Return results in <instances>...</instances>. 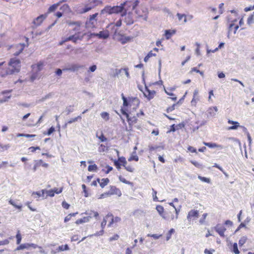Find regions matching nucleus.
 I'll return each mask as SVG.
<instances>
[{"mask_svg": "<svg viewBox=\"0 0 254 254\" xmlns=\"http://www.w3.org/2000/svg\"><path fill=\"white\" fill-rule=\"evenodd\" d=\"M122 98L123 100V107L122 108L129 111L130 113L131 111H135L138 107L140 104V101L137 97H128L126 98L123 93L122 94Z\"/></svg>", "mask_w": 254, "mask_h": 254, "instance_id": "f257e3e1", "label": "nucleus"}, {"mask_svg": "<svg viewBox=\"0 0 254 254\" xmlns=\"http://www.w3.org/2000/svg\"><path fill=\"white\" fill-rule=\"evenodd\" d=\"M121 221V218L120 217L116 216L114 217L112 213H108L103 218L101 223V226L102 229L99 231L95 233V236H101L104 233V228L107 223L109 227H111L114 224H116L120 222Z\"/></svg>", "mask_w": 254, "mask_h": 254, "instance_id": "f03ea898", "label": "nucleus"}, {"mask_svg": "<svg viewBox=\"0 0 254 254\" xmlns=\"http://www.w3.org/2000/svg\"><path fill=\"white\" fill-rule=\"evenodd\" d=\"M21 69V61L17 58H11L8 63V67L6 69L5 73L2 76L12 74L18 73Z\"/></svg>", "mask_w": 254, "mask_h": 254, "instance_id": "7ed1b4c3", "label": "nucleus"}, {"mask_svg": "<svg viewBox=\"0 0 254 254\" xmlns=\"http://www.w3.org/2000/svg\"><path fill=\"white\" fill-rule=\"evenodd\" d=\"M26 44H14L8 46L7 50L9 51V53L14 56H18L24 50L26 47L29 46V38L27 37H24Z\"/></svg>", "mask_w": 254, "mask_h": 254, "instance_id": "20e7f679", "label": "nucleus"}, {"mask_svg": "<svg viewBox=\"0 0 254 254\" xmlns=\"http://www.w3.org/2000/svg\"><path fill=\"white\" fill-rule=\"evenodd\" d=\"M153 86H158L160 88H163L165 93L169 96H171L170 99L174 101H176L177 99V97L175 94L173 93V92L175 91L177 87L176 86H173L172 87H168L167 88L163 85V81L162 80H160L159 81L155 82L153 83Z\"/></svg>", "mask_w": 254, "mask_h": 254, "instance_id": "39448f33", "label": "nucleus"}, {"mask_svg": "<svg viewBox=\"0 0 254 254\" xmlns=\"http://www.w3.org/2000/svg\"><path fill=\"white\" fill-rule=\"evenodd\" d=\"M84 34H81L80 32H78L73 35H70L66 38H63L62 40L59 43L58 45L62 46L65 42L71 41L74 43H76L78 41H81Z\"/></svg>", "mask_w": 254, "mask_h": 254, "instance_id": "423d86ee", "label": "nucleus"}, {"mask_svg": "<svg viewBox=\"0 0 254 254\" xmlns=\"http://www.w3.org/2000/svg\"><path fill=\"white\" fill-rule=\"evenodd\" d=\"M124 3L121 4V5H117L114 6H106L101 11V14L107 13L111 14L113 13H119L122 12L124 9Z\"/></svg>", "mask_w": 254, "mask_h": 254, "instance_id": "0eeeda50", "label": "nucleus"}, {"mask_svg": "<svg viewBox=\"0 0 254 254\" xmlns=\"http://www.w3.org/2000/svg\"><path fill=\"white\" fill-rule=\"evenodd\" d=\"M180 209L177 208L169 209L165 211L163 218L168 221L177 219L178 218Z\"/></svg>", "mask_w": 254, "mask_h": 254, "instance_id": "6e6552de", "label": "nucleus"}, {"mask_svg": "<svg viewBox=\"0 0 254 254\" xmlns=\"http://www.w3.org/2000/svg\"><path fill=\"white\" fill-rule=\"evenodd\" d=\"M84 213L88 216L76 220L75 222L76 224L79 225L82 223L88 222L92 217H97L99 216V214L97 211L92 210L86 211Z\"/></svg>", "mask_w": 254, "mask_h": 254, "instance_id": "1a4fd4ad", "label": "nucleus"}, {"mask_svg": "<svg viewBox=\"0 0 254 254\" xmlns=\"http://www.w3.org/2000/svg\"><path fill=\"white\" fill-rule=\"evenodd\" d=\"M121 112L123 115L126 117L129 125V129L131 130L132 126L137 122V117L135 116L130 117L129 114L126 111V110L123 108H121Z\"/></svg>", "mask_w": 254, "mask_h": 254, "instance_id": "9d476101", "label": "nucleus"}, {"mask_svg": "<svg viewBox=\"0 0 254 254\" xmlns=\"http://www.w3.org/2000/svg\"><path fill=\"white\" fill-rule=\"evenodd\" d=\"M96 0H89L88 3L85 4L84 7L77 10L79 14L85 13L95 7Z\"/></svg>", "mask_w": 254, "mask_h": 254, "instance_id": "9b49d317", "label": "nucleus"}, {"mask_svg": "<svg viewBox=\"0 0 254 254\" xmlns=\"http://www.w3.org/2000/svg\"><path fill=\"white\" fill-rule=\"evenodd\" d=\"M157 88L156 86H154L153 84H152V90L149 89L146 87L145 88L144 92H143L144 96L148 100H150L154 98L156 95V92L154 89H156Z\"/></svg>", "mask_w": 254, "mask_h": 254, "instance_id": "f8f14e48", "label": "nucleus"}, {"mask_svg": "<svg viewBox=\"0 0 254 254\" xmlns=\"http://www.w3.org/2000/svg\"><path fill=\"white\" fill-rule=\"evenodd\" d=\"M214 229L221 238L225 237V232L226 228L224 224L218 223L214 227Z\"/></svg>", "mask_w": 254, "mask_h": 254, "instance_id": "ddd939ff", "label": "nucleus"}, {"mask_svg": "<svg viewBox=\"0 0 254 254\" xmlns=\"http://www.w3.org/2000/svg\"><path fill=\"white\" fill-rule=\"evenodd\" d=\"M47 17V14H41L34 19L32 22V24H33V27L36 28L40 26Z\"/></svg>", "mask_w": 254, "mask_h": 254, "instance_id": "4468645a", "label": "nucleus"}, {"mask_svg": "<svg viewBox=\"0 0 254 254\" xmlns=\"http://www.w3.org/2000/svg\"><path fill=\"white\" fill-rule=\"evenodd\" d=\"M198 216L199 211L197 210L192 209L188 212L187 218L189 222H191L197 219Z\"/></svg>", "mask_w": 254, "mask_h": 254, "instance_id": "2eb2a0df", "label": "nucleus"}, {"mask_svg": "<svg viewBox=\"0 0 254 254\" xmlns=\"http://www.w3.org/2000/svg\"><path fill=\"white\" fill-rule=\"evenodd\" d=\"M121 16H125L124 21L127 25H129L133 23L134 20L132 13L129 12L127 14L126 12H123L121 14Z\"/></svg>", "mask_w": 254, "mask_h": 254, "instance_id": "dca6fc26", "label": "nucleus"}, {"mask_svg": "<svg viewBox=\"0 0 254 254\" xmlns=\"http://www.w3.org/2000/svg\"><path fill=\"white\" fill-rule=\"evenodd\" d=\"M114 165L116 166L118 170H120L121 168V166L124 167L125 164H127V162L125 157L122 156L119 157L117 160H115L114 162Z\"/></svg>", "mask_w": 254, "mask_h": 254, "instance_id": "f3484780", "label": "nucleus"}, {"mask_svg": "<svg viewBox=\"0 0 254 254\" xmlns=\"http://www.w3.org/2000/svg\"><path fill=\"white\" fill-rule=\"evenodd\" d=\"M218 111L216 106L210 107L207 111V116L208 118L214 117L216 116Z\"/></svg>", "mask_w": 254, "mask_h": 254, "instance_id": "a211bd4d", "label": "nucleus"}, {"mask_svg": "<svg viewBox=\"0 0 254 254\" xmlns=\"http://www.w3.org/2000/svg\"><path fill=\"white\" fill-rule=\"evenodd\" d=\"M112 195H117L118 196H121L122 192L119 189L117 188L115 186H110V190H109Z\"/></svg>", "mask_w": 254, "mask_h": 254, "instance_id": "6ab92c4d", "label": "nucleus"}, {"mask_svg": "<svg viewBox=\"0 0 254 254\" xmlns=\"http://www.w3.org/2000/svg\"><path fill=\"white\" fill-rule=\"evenodd\" d=\"M199 100V96L198 95V90L196 89L194 91L193 94V98L191 101V104L195 106L197 102Z\"/></svg>", "mask_w": 254, "mask_h": 254, "instance_id": "aec40b11", "label": "nucleus"}, {"mask_svg": "<svg viewBox=\"0 0 254 254\" xmlns=\"http://www.w3.org/2000/svg\"><path fill=\"white\" fill-rule=\"evenodd\" d=\"M99 39H106L109 36V32L108 30L101 31L99 33L94 34Z\"/></svg>", "mask_w": 254, "mask_h": 254, "instance_id": "412c9836", "label": "nucleus"}, {"mask_svg": "<svg viewBox=\"0 0 254 254\" xmlns=\"http://www.w3.org/2000/svg\"><path fill=\"white\" fill-rule=\"evenodd\" d=\"M67 24L68 26L75 25V27L73 28L74 31H78L80 30V27L82 25V22L81 21H67Z\"/></svg>", "mask_w": 254, "mask_h": 254, "instance_id": "4be33fe9", "label": "nucleus"}, {"mask_svg": "<svg viewBox=\"0 0 254 254\" xmlns=\"http://www.w3.org/2000/svg\"><path fill=\"white\" fill-rule=\"evenodd\" d=\"M97 181L99 184L100 187L102 189H103L109 183L110 180L108 178H103L102 179L97 178Z\"/></svg>", "mask_w": 254, "mask_h": 254, "instance_id": "5701e85b", "label": "nucleus"}, {"mask_svg": "<svg viewBox=\"0 0 254 254\" xmlns=\"http://www.w3.org/2000/svg\"><path fill=\"white\" fill-rule=\"evenodd\" d=\"M109 146L108 145L107 143L105 144L101 143L99 144V147L98 148V151L100 153H103L104 152H107L109 150Z\"/></svg>", "mask_w": 254, "mask_h": 254, "instance_id": "b1692460", "label": "nucleus"}, {"mask_svg": "<svg viewBox=\"0 0 254 254\" xmlns=\"http://www.w3.org/2000/svg\"><path fill=\"white\" fill-rule=\"evenodd\" d=\"M228 123L229 124L233 125V126L229 127H228V130L236 129L238 128V127H240V124L238 122L233 121L229 120L228 121Z\"/></svg>", "mask_w": 254, "mask_h": 254, "instance_id": "393cba45", "label": "nucleus"}, {"mask_svg": "<svg viewBox=\"0 0 254 254\" xmlns=\"http://www.w3.org/2000/svg\"><path fill=\"white\" fill-rule=\"evenodd\" d=\"M62 2V1H60L59 2H57L56 3H54L51 5L47 11V14L48 13H50L51 12L55 11L56 9H57L58 6L60 5V3Z\"/></svg>", "mask_w": 254, "mask_h": 254, "instance_id": "a878e982", "label": "nucleus"}, {"mask_svg": "<svg viewBox=\"0 0 254 254\" xmlns=\"http://www.w3.org/2000/svg\"><path fill=\"white\" fill-rule=\"evenodd\" d=\"M239 27V26L238 25L234 23H231L230 24L229 27V33H233L234 34H235Z\"/></svg>", "mask_w": 254, "mask_h": 254, "instance_id": "bb28decb", "label": "nucleus"}, {"mask_svg": "<svg viewBox=\"0 0 254 254\" xmlns=\"http://www.w3.org/2000/svg\"><path fill=\"white\" fill-rule=\"evenodd\" d=\"M175 30H166L165 31V36L167 40H169L171 37L176 33Z\"/></svg>", "mask_w": 254, "mask_h": 254, "instance_id": "cd10ccee", "label": "nucleus"}, {"mask_svg": "<svg viewBox=\"0 0 254 254\" xmlns=\"http://www.w3.org/2000/svg\"><path fill=\"white\" fill-rule=\"evenodd\" d=\"M203 144L209 147V148H216V147H219L220 148H222V146L220 145L217 144L215 143H211V142H203Z\"/></svg>", "mask_w": 254, "mask_h": 254, "instance_id": "c85d7f7f", "label": "nucleus"}, {"mask_svg": "<svg viewBox=\"0 0 254 254\" xmlns=\"http://www.w3.org/2000/svg\"><path fill=\"white\" fill-rule=\"evenodd\" d=\"M156 209L160 215L163 217L165 213L164 207L162 205H158L156 207Z\"/></svg>", "mask_w": 254, "mask_h": 254, "instance_id": "c756f323", "label": "nucleus"}, {"mask_svg": "<svg viewBox=\"0 0 254 254\" xmlns=\"http://www.w3.org/2000/svg\"><path fill=\"white\" fill-rule=\"evenodd\" d=\"M29 243H24L22 244H19V245L16 248V250L20 251L24 249H29Z\"/></svg>", "mask_w": 254, "mask_h": 254, "instance_id": "7c9ffc66", "label": "nucleus"}, {"mask_svg": "<svg viewBox=\"0 0 254 254\" xmlns=\"http://www.w3.org/2000/svg\"><path fill=\"white\" fill-rule=\"evenodd\" d=\"M231 251L234 253L235 254H239L240 251L238 248V244L236 243H235L233 244L232 248L231 249Z\"/></svg>", "mask_w": 254, "mask_h": 254, "instance_id": "2f4dec72", "label": "nucleus"}, {"mask_svg": "<svg viewBox=\"0 0 254 254\" xmlns=\"http://www.w3.org/2000/svg\"><path fill=\"white\" fill-rule=\"evenodd\" d=\"M78 214V212H75V213H72L69 214L68 215H67L64 219V222L66 223L69 220H70L71 217L72 216H75Z\"/></svg>", "mask_w": 254, "mask_h": 254, "instance_id": "473e14b6", "label": "nucleus"}, {"mask_svg": "<svg viewBox=\"0 0 254 254\" xmlns=\"http://www.w3.org/2000/svg\"><path fill=\"white\" fill-rule=\"evenodd\" d=\"M156 56V53H153L152 52V51H150L148 54L145 57L144 59V61L145 62H147L149 59L152 57H155Z\"/></svg>", "mask_w": 254, "mask_h": 254, "instance_id": "72a5a7b5", "label": "nucleus"}, {"mask_svg": "<svg viewBox=\"0 0 254 254\" xmlns=\"http://www.w3.org/2000/svg\"><path fill=\"white\" fill-rule=\"evenodd\" d=\"M69 250L68 246L67 244L62 245L59 246L57 249V251L58 252H62V251H67Z\"/></svg>", "mask_w": 254, "mask_h": 254, "instance_id": "f704fd0d", "label": "nucleus"}, {"mask_svg": "<svg viewBox=\"0 0 254 254\" xmlns=\"http://www.w3.org/2000/svg\"><path fill=\"white\" fill-rule=\"evenodd\" d=\"M131 40L130 37H125L122 36V37L120 39V41L122 44H124L129 42Z\"/></svg>", "mask_w": 254, "mask_h": 254, "instance_id": "c9c22d12", "label": "nucleus"}, {"mask_svg": "<svg viewBox=\"0 0 254 254\" xmlns=\"http://www.w3.org/2000/svg\"><path fill=\"white\" fill-rule=\"evenodd\" d=\"M42 163V160H41V159L36 161L34 164L33 167V171H34V172L36 171L37 170V168H38L41 165Z\"/></svg>", "mask_w": 254, "mask_h": 254, "instance_id": "e433bc0d", "label": "nucleus"}, {"mask_svg": "<svg viewBox=\"0 0 254 254\" xmlns=\"http://www.w3.org/2000/svg\"><path fill=\"white\" fill-rule=\"evenodd\" d=\"M16 244L17 245H19L21 242L22 236L20 234V232L19 230H18L17 232V234L16 235Z\"/></svg>", "mask_w": 254, "mask_h": 254, "instance_id": "4c0bfd02", "label": "nucleus"}, {"mask_svg": "<svg viewBox=\"0 0 254 254\" xmlns=\"http://www.w3.org/2000/svg\"><path fill=\"white\" fill-rule=\"evenodd\" d=\"M81 117L80 116H78L75 118H71L69 121H67V122L65 124V126H66L67 124H70L72 123L75 122L77 121L78 120H81Z\"/></svg>", "mask_w": 254, "mask_h": 254, "instance_id": "58836bf2", "label": "nucleus"}, {"mask_svg": "<svg viewBox=\"0 0 254 254\" xmlns=\"http://www.w3.org/2000/svg\"><path fill=\"white\" fill-rule=\"evenodd\" d=\"M43 66V63L42 62H40L37 64H33L32 65V67L33 69L35 68H37L38 71H40L42 69Z\"/></svg>", "mask_w": 254, "mask_h": 254, "instance_id": "ea45409f", "label": "nucleus"}, {"mask_svg": "<svg viewBox=\"0 0 254 254\" xmlns=\"http://www.w3.org/2000/svg\"><path fill=\"white\" fill-rule=\"evenodd\" d=\"M43 117V116H41L37 122H33L32 123H28L27 125V126L33 127V126H36V125H37L38 124H40L42 120Z\"/></svg>", "mask_w": 254, "mask_h": 254, "instance_id": "a19ab883", "label": "nucleus"}, {"mask_svg": "<svg viewBox=\"0 0 254 254\" xmlns=\"http://www.w3.org/2000/svg\"><path fill=\"white\" fill-rule=\"evenodd\" d=\"M254 23V12L253 14H251L247 19V23L249 25H251Z\"/></svg>", "mask_w": 254, "mask_h": 254, "instance_id": "79ce46f5", "label": "nucleus"}, {"mask_svg": "<svg viewBox=\"0 0 254 254\" xmlns=\"http://www.w3.org/2000/svg\"><path fill=\"white\" fill-rule=\"evenodd\" d=\"M29 248H32L34 249H36V248H39V249L41 250L40 252L41 253H44V251L42 250V247L41 246H38L37 245L33 244V243H29Z\"/></svg>", "mask_w": 254, "mask_h": 254, "instance_id": "37998d69", "label": "nucleus"}, {"mask_svg": "<svg viewBox=\"0 0 254 254\" xmlns=\"http://www.w3.org/2000/svg\"><path fill=\"white\" fill-rule=\"evenodd\" d=\"M97 169H98V167L95 164H94L93 165H90L88 166V170L89 172H92V171L95 172L97 170Z\"/></svg>", "mask_w": 254, "mask_h": 254, "instance_id": "c03bdc74", "label": "nucleus"}, {"mask_svg": "<svg viewBox=\"0 0 254 254\" xmlns=\"http://www.w3.org/2000/svg\"><path fill=\"white\" fill-rule=\"evenodd\" d=\"M45 190H41V192L40 191H36V192H33L32 193V195H37L38 196V197H44L45 196Z\"/></svg>", "mask_w": 254, "mask_h": 254, "instance_id": "a18cd8bd", "label": "nucleus"}, {"mask_svg": "<svg viewBox=\"0 0 254 254\" xmlns=\"http://www.w3.org/2000/svg\"><path fill=\"white\" fill-rule=\"evenodd\" d=\"M101 116L106 121H108L109 120V119H110L109 114L107 112H103L101 113Z\"/></svg>", "mask_w": 254, "mask_h": 254, "instance_id": "49530a36", "label": "nucleus"}, {"mask_svg": "<svg viewBox=\"0 0 254 254\" xmlns=\"http://www.w3.org/2000/svg\"><path fill=\"white\" fill-rule=\"evenodd\" d=\"M247 238L246 236L242 237L239 241V245L240 247L243 246L246 242Z\"/></svg>", "mask_w": 254, "mask_h": 254, "instance_id": "de8ad7c7", "label": "nucleus"}, {"mask_svg": "<svg viewBox=\"0 0 254 254\" xmlns=\"http://www.w3.org/2000/svg\"><path fill=\"white\" fill-rule=\"evenodd\" d=\"M177 16L179 21H181L182 20H184V22H187V17L186 15L184 14H180L177 13Z\"/></svg>", "mask_w": 254, "mask_h": 254, "instance_id": "09e8293b", "label": "nucleus"}, {"mask_svg": "<svg viewBox=\"0 0 254 254\" xmlns=\"http://www.w3.org/2000/svg\"><path fill=\"white\" fill-rule=\"evenodd\" d=\"M125 169L128 172H133L134 171V168L131 165H127V164H125L124 165Z\"/></svg>", "mask_w": 254, "mask_h": 254, "instance_id": "8fccbe9b", "label": "nucleus"}, {"mask_svg": "<svg viewBox=\"0 0 254 254\" xmlns=\"http://www.w3.org/2000/svg\"><path fill=\"white\" fill-rule=\"evenodd\" d=\"M119 179L121 182L125 183L126 184H127V185H132V183L131 182L127 181L125 178H124V177H123L121 176H119Z\"/></svg>", "mask_w": 254, "mask_h": 254, "instance_id": "3c124183", "label": "nucleus"}, {"mask_svg": "<svg viewBox=\"0 0 254 254\" xmlns=\"http://www.w3.org/2000/svg\"><path fill=\"white\" fill-rule=\"evenodd\" d=\"M177 129H179V128H177V126H176L175 124H173L170 126L169 130L167 132L168 133L171 132H175Z\"/></svg>", "mask_w": 254, "mask_h": 254, "instance_id": "603ef678", "label": "nucleus"}, {"mask_svg": "<svg viewBox=\"0 0 254 254\" xmlns=\"http://www.w3.org/2000/svg\"><path fill=\"white\" fill-rule=\"evenodd\" d=\"M198 178L202 182H205V183H210V179L209 178H206V177H202L201 176H198Z\"/></svg>", "mask_w": 254, "mask_h": 254, "instance_id": "864d4df0", "label": "nucleus"}, {"mask_svg": "<svg viewBox=\"0 0 254 254\" xmlns=\"http://www.w3.org/2000/svg\"><path fill=\"white\" fill-rule=\"evenodd\" d=\"M97 137L100 139L101 142H106L107 141V138L105 137L103 133L101 134L100 135H96Z\"/></svg>", "mask_w": 254, "mask_h": 254, "instance_id": "5fc2aeb1", "label": "nucleus"}, {"mask_svg": "<svg viewBox=\"0 0 254 254\" xmlns=\"http://www.w3.org/2000/svg\"><path fill=\"white\" fill-rule=\"evenodd\" d=\"M8 202H9V204H10L11 205L13 206L15 208H17V209H18L19 210L21 209L22 206L21 205H16L12 199H10L8 201Z\"/></svg>", "mask_w": 254, "mask_h": 254, "instance_id": "6e6d98bb", "label": "nucleus"}, {"mask_svg": "<svg viewBox=\"0 0 254 254\" xmlns=\"http://www.w3.org/2000/svg\"><path fill=\"white\" fill-rule=\"evenodd\" d=\"M81 187H82V189L83 190V191L84 193V196L86 197H88L89 196V193L86 189V187L85 185L83 184V185H82Z\"/></svg>", "mask_w": 254, "mask_h": 254, "instance_id": "4d7b16f0", "label": "nucleus"}, {"mask_svg": "<svg viewBox=\"0 0 254 254\" xmlns=\"http://www.w3.org/2000/svg\"><path fill=\"white\" fill-rule=\"evenodd\" d=\"M37 150H40L39 146H31L28 148V150L31 153H34Z\"/></svg>", "mask_w": 254, "mask_h": 254, "instance_id": "13d9d810", "label": "nucleus"}, {"mask_svg": "<svg viewBox=\"0 0 254 254\" xmlns=\"http://www.w3.org/2000/svg\"><path fill=\"white\" fill-rule=\"evenodd\" d=\"M63 188H55L53 189H52L54 194L55 193L59 194V193H61L63 191Z\"/></svg>", "mask_w": 254, "mask_h": 254, "instance_id": "bf43d9fd", "label": "nucleus"}, {"mask_svg": "<svg viewBox=\"0 0 254 254\" xmlns=\"http://www.w3.org/2000/svg\"><path fill=\"white\" fill-rule=\"evenodd\" d=\"M176 104H174L172 106H169L168 107L167 109H166V112L167 113H169L173 111H174L175 109V106H176Z\"/></svg>", "mask_w": 254, "mask_h": 254, "instance_id": "052dcab7", "label": "nucleus"}, {"mask_svg": "<svg viewBox=\"0 0 254 254\" xmlns=\"http://www.w3.org/2000/svg\"><path fill=\"white\" fill-rule=\"evenodd\" d=\"M139 160V158L138 157V156L137 155H132L128 159V161H138Z\"/></svg>", "mask_w": 254, "mask_h": 254, "instance_id": "680f3d73", "label": "nucleus"}, {"mask_svg": "<svg viewBox=\"0 0 254 254\" xmlns=\"http://www.w3.org/2000/svg\"><path fill=\"white\" fill-rule=\"evenodd\" d=\"M45 193L47 194V196L53 197L55 195L52 189L49 190H45Z\"/></svg>", "mask_w": 254, "mask_h": 254, "instance_id": "e2e57ef3", "label": "nucleus"}, {"mask_svg": "<svg viewBox=\"0 0 254 254\" xmlns=\"http://www.w3.org/2000/svg\"><path fill=\"white\" fill-rule=\"evenodd\" d=\"M191 163L192 164L196 167L200 168L202 167V165L199 163L198 162L195 161H191Z\"/></svg>", "mask_w": 254, "mask_h": 254, "instance_id": "0e129e2a", "label": "nucleus"}, {"mask_svg": "<svg viewBox=\"0 0 254 254\" xmlns=\"http://www.w3.org/2000/svg\"><path fill=\"white\" fill-rule=\"evenodd\" d=\"M152 196L153 198L154 201H158V197L157 196V191L153 189H152Z\"/></svg>", "mask_w": 254, "mask_h": 254, "instance_id": "69168bd1", "label": "nucleus"}, {"mask_svg": "<svg viewBox=\"0 0 254 254\" xmlns=\"http://www.w3.org/2000/svg\"><path fill=\"white\" fill-rule=\"evenodd\" d=\"M63 207L66 209H68L69 208L70 205L67 203L65 201H63L62 203Z\"/></svg>", "mask_w": 254, "mask_h": 254, "instance_id": "338daca9", "label": "nucleus"}, {"mask_svg": "<svg viewBox=\"0 0 254 254\" xmlns=\"http://www.w3.org/2000/svg\"><path fill=\"white\" fill-rule=\"evenodd\" d=\"M215 252V250L214 249H205L204 250V253L205 254H212Z\"/></svg>", "mask_w": 254, "mask_h": 254, "instance_id": "774afa93", "label": "nucleus"}]
</instances>
